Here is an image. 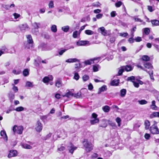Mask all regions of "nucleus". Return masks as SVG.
<instances>
[{"instance_id": "f257e3e1", "label": "nucleus", "mask_w": 159, "mask_h": 159, "mask_svg": "<svg viewBox=\"0 0 159 159\" xmlns=\"http://www.w3.org/2000/svg\"><path fill=\"white\" fill-rule=\"evenodd\" d=\"M83 144L85 148V150L87 152H90L93 149V145L91 143L85 139L83 142Z\"/></svg>"}, {"instance_id": "f03ea898", "label": "nucleus", "mask_w": 159, "mask_h": 159, "mask_svg": "<svg viewBox=\"0 0 159 159\" xmlns=\"http://www.w3.org/2000/svg\"><path fill=\"white\" fill-rule=\"evenodd\" d=\"M150 130L151 133L154 134H159V130L157 125V122L154 121V124L150 127Z\"/></svg>"}, {"instance_id": "7ed1b4c3", "label": "nucleus", "mask_w": 159, "mask_h": 159, "mask_svg": "<svg viewBox=\"0 0 159 159\" xmlns=\"http://www.w3.org/2000/svg\"><path fill=\"white\" fill-rule=\"evenodd\" d=\"M23 130V127L22 126H17L16 125H15L13 128V131L15 134L17 133L18 134H21Z\"/></svg>"}, {"instance_id": "20e7f679", "label": "nucleus", "mask_w": 159, "mask_h": 159, "mask_svg": "<svg viewBox=\"0 0 159 159\" xmlns=\"http://www.w3.org/2000/svg\"><path fill=\"white\" fill-rule=\"evenodd\" d=\"M98 115L95 113H93L92 115V118L90 120L91 124L93 125L99 122V120L97 118Z\"/></svg>"}, {"instance_id": "39448f33", "label": "nucleus", "mask_w": 159, "mask_h": 159, "mask_svg": "<svg viewBox=\"0 0 159 159\" xmlns=\"http://www.w3.org/2000/svg\"><path fill=\"white\" fill-rule=\"evenodd\" d=\"M43 129V125L41 123L38 121L35 125V129L36 131L39 132H40Z\"/></svg>"}, {"instance_id": "423d86ee", "label": "nucleus", "mask_w": 159, "mask_h": 159, "mask_svg": "<svg viewBox=\"0 0 159 159\" xmlns=\"http://www.w3.org/2000/svg\"><path fill=\"white\" fill-rule=\"evenodd\" d=\"M18 154L17 151L16 150H11L9 151V153L8 155V157L10 158L12 157L17 156Z\"/></svg>"}, {"instance_id": "0eeeda50", "label": "nucleus", "mask_w": 159, "mask_h": 159, "mask_svg": "<svg viewBox=\"0 0 159 159\" xmlns=\"http://www.w3.org/2000/svg\"><path fill=\"white\" fill-rule=\"evenodd\" d=\"M68 149L70 153L72 154L74 151L77 148V147L75 146L71 143H70L68 146Z\"/></svg>"}, {"instance_id": "6e6552de", "label": "nucleus", "mask_w": 159, "mask_h": 159, "mask_svg": "<svg viewBox=\"0 0 159 159\" xmlns=\"http://www.w3.org/2000/svg\"><path fill=\"white\" fill-rule=\"evenodd\" d=\"M100 58V57L95 58L93 59H91L89 60L85 61L84 63L86 65H90L94 63V61L95 60H97Z\"/></svg>"}, {"instance_id": "1a4fd4ad", "label": "nucleus", "mask_w": 159, "mask_h": 159, "mask_svg": "<svg viewBox=\"0 0 159 159\" xmlns=\"http://www.w3.org/2000/svg\"><path fill=\"white\" fill-rule=\"evenodd\" d=\"M98 31L100 30L101 34L104 36H107L108 35L107 33V31L106 30L104 27H102L99 28L98 29Z\"/></svg>"}, {"instance_id": "9d476101", "label": "nucleus", "mask_w": 159, "mask_h": 159, "mask_svg": "<svg viewBox=\"0 0 159 159\" xmlns=\"http://www.w3.org/2000/svg\"><path fill=\"white\" fill-rule=\"evenodd\" d=\"M89 43V42L88 41H80L76 43V45L78 46H84Z\"/></svg>"}, {"instance_id": "9b49d317", "label": "nucleus", "mask_w": 159, "mask_h": 159, "mask_svg": "<svg viewBox=\"0 0 159 159\" xmlns=\"http://www.w3.org/2000/svg\"><path fill=\"white\" fill-rule=\"evenodd\" d=\"M79 61V60L76 58H69L66 61V62L69 63L75 62Z\"/></svg>"}, {"instance_id": "f8f14e48", "label": "nucleus", "mask_w": 159, "mask_h": 159, "mask_svg": "<svg viewBox=\"0 0 159 159\" xmlns=\"http://www.w3.org/2000/svg\"><path fill=\"white\" fill-rule=\"evenodd\" d=\"M27 38V42L28 43L27 45H29L30 44H31V47L32 46V43H33V39H32L31 36L30 35H28L26 36Z\"/></svg>"}, {"instance_id": "ddd939ff", "label": "nucleus", "mask_w": 159, "mask_h": 159, "mask_svg": "<svg viewBox=\"0 0 159 159\" xmlns=\"http://www.w3.org/2000/svg\"><path fill=\"white\" fill-rule=\"evenodd\" d=\"M156 102L155 101L153 100L152 101V104L151 105V108L155 110H158V108L157 106L155 104Z\"/></svg>"}, {"instance_id": "4468645a", "label": "nucleus", "mask_w": 159, "mask_h": 159, "mask_svg": "<svg viewBox=\"0 0 159 159\" xmlns=\"http://www.w3.org/2000/svg\"><path fill=\"white\" fill-rule=\"evenodd\" d=\"M20 28L22 31H24L28 29V26L26 24H22L20 26Z\"/></svg>"}, {"instance_id": "2eb2a0df", "label": "nucleus", "mask_w": 159, "mask_h": 159, "mask_svg": "<svg viewBox=\"0 0 159 159\" xmlns=\"http://www.w3.org/2000/svg\"><path fill=\"white\" fill-rule=\"evenodd\" d=\"M119 82V79L117 80H114L111 81V86H117L118 85Z\"/></svg>"}, {"instance_id": "dca6fc26", "label": "nucleus", "mask_w": 159, "mask_h": 159, "mask_svg": "<svg viewBox=\"0 0 159 159\" xmlns=\"http://www.w3.org/2000/svg\"><path fill=\"white\" fill-rule=\"evenodd\" d=\"M150 117L151 118L156 117H159V112H153L150 115Z\"/></svg>"}, {"instance_id": "f3484780", "label": "nucleus", "mask_w": 159, "mask_h": 159, "mask_svg": "<svg viewBox=\"0 0 159 159\" xmlns=\"http://www.w3.org/2000/svg\"><path fill=\"white\" fill-rule=\"evenodd\" d=\"M21 146L23 148L26 149H31L32 148V147L30 145L25 143H22Z\"/></svg>"}, {"instance_id": "a211bd4d", "label": "nucleus", "mask_w": 159, "mask_h": 159, "mask_svg": "<svg viewBox=\"0 0 159 159\" xmlns=\"http://www.w3.org/2000/svg\"><path fill=\"white\" fill-rule=\"evenodd\" d=\"M151 23L153 26H159V20H154L151 21Z\"/></svg>"}, {"instance_id": "6ab92c4d", "label": "nucleus", "mask_w": 159, "mask_h": 159, "mask_svg": "<svg viewBox=\"0 0 159 159\" xmlns=\"http://www.w3.org/2000/svg\"><path fill=\"white\" fill-rule=\"evenodd\" d=\"M123 69H124L125 70L127 71H129L132 70L133 68L130 65H126V66H123Z\"/></svg>"}, {"instance_id": "aec40b11", "label": "nucleus", "mask_w": 159, "mask_h": 159, "mask_svg": "<svg viewBox=\"0 0 159 159\" xmlns=\"http://www.w3.org/2000/svg\"><path fill=\"white\" fill-rule=\"evenodd\" d=\"M107 89V87L106 85L102 86L101 88L99 89L98 94H99L101 92H103L106 90Z\"/></svg>"}, {"instance_id": "412c9836", "label": "nucleus", "mask_w": 159, "mask_h": 159, "mask_svg": "<svg viewBox=\"0 0 159 159\" xmlns=\"http://www.w3.org/2000/svg\"><path fill=\"white\" fill-rule=\"evenodd\" d=\"M0 135L3 137V138L6 141H7V137L5 131L4 130L1 131L0 133Z\"/></svg>"}, {"instance_id": "4be33fe9", "label": "nucleus", "mask_w": 159, "mask_h": 159, "mask_svg": "<svg viewBox=\"0 0 159 159\" xmlns=\"http://www.w3.org/2000/svg\"><path fill=\"white\" fill-rule=\"evenodd\" d=\"M55 85L56 87L58 88L61 87L62 85L61 80L59 79L57 80L56 81Z\"/></svg>"}, {"instance_id": "5701e85b", "label": "nucleus", "mask_w": 159, "mask_h": 159, "mask_svg": "<svg viewBox=\"0 0 159 159\" xmlns=\"http://www.w3.org/2000/svg\"><path fill=\"white\" fill-rule=\"evenodd\" d=\"M103 111L105 112H108L110 110V107L108 106H105L102 107Z\"/></svg>"}, {"instance_id": "b1692460", "label": "nucleus", "mask_w": 159, "mask_h": 159, "mask_svg": "<svg viewBox=\"0 0 159 159\" xmlns=\"http://www.w3.org/2000/svg\"><path fill=\"white\" fill-rule=\"evenodd\" d=\"M74 94L70 91H69L65 95H62V96L63 97H66L67 98H69L70 96H73Z\"/></svg>"}, {"instance_id": "393cba45", "label": "nucleus", "mask_w": 159, "mask_h": 159, "mask_svg": "<svg viewBox=\"0 0 159 159\" xmlns=\"http://www.w3.org/2000/svg\"><path fill=\"white\" fill-rule=\"evenodd\" d=\"M34 86L33 82H31L29 81H27L26 82L25 85V87H33Z\"/></svg>"}, {"instance_id": "a878e982", "label": "nucleus", "mask_w": 159, "mask_h": 159, "mask_svg": "<svg viewBox=\"0 0 159 159\" xmlns=\"http://www.w3.org/2000/svg\"><path fill=\"white\" fill-rule=\"evenodd\" d=\"M144 124L145 129H148L150 125L149 121L148 120H146Z\"/></svg>"}, {"instance_id": "bb28decb", "label": "nucleus", "mask_w": 159, "mask_h": 159, "mask_svg": "<svg viewBox=\"0 0 159 159\" xmlns=\"http://www.w3.org/2000/svg\"><path fill=\"white\" fill-rule=\"evenodd\" d=\"M25 109L23 107L20 106L16 108L15 110L16 111L20 112L24 111Z\"/></svg>"}, {"instance_id": "cd10ccee", "label": "nucleus", "mask_w": 159, "mask_h": 159, "mask_svg": "<svg viewBox=\"0 0 159 159\" xmlns=\"http://www.w3.org/2000/svg\"><path fill=\"white\" fill-rule=\"evenodd\" d=\"M40 25V24L39 23L35 22L34 23V27L35 28V31L37 33L38 32V28H39Z\"/></svg>"}, {"instance_id": "c85d7f7f", "label": "nucleus", "mask_w": 159, "mask_h": 159, "mask_svg": "<svg viewBox=\"0 0 159 159\" xmlns=\"http://www.w3.org/2000/svg\"><path fill=\"white\" fill-rule=\"evenodd\" d=\"M50 80V78L48 76L45 77L43 80V81L44 83L48 84Z\"/></svg>"}, {"instance_id": "c756f323", "label": "nucleus", "mask_w": 159, "mask_h": 159, "mask_svg": "<svg viewBox=\"0 0 159 159\" xmlns=\"http://www.w3.org/2000/svg\"><path fill=\"white\" fill-rule=\"evenodd\" d=\"M51 31L54 33H56L57 31V26L55 25H52L51 27Z\"/></svg>"}, {"instance_id": "7c9ffc66", "label": "nucleus", "mask_w": 159, "mask_h": 159, "mask_svg": "<svg viewBox=\"0 0 159 159\" xmlns=\"http://www.w3.org/2000/svg\"><path fill=\"white\" fill-rule=\"evenodd\" d=\"M144 66L145 67L148 69H150L152 68V66L151 64L148 62H146L144 63Z\"/></svg>"}, {"instance_id": "2f4dec72", "label": "nucleus", "mask_w": 159, "mask_h": 159, "mask_svg": "<svg viewBox=\"0 0 159 159\" xmlns=\"http://www.w3.org/2000/svg\"><path fill=\"white\" fill-rule=\"evenodd\" d=\"M126 90L125 89H123L120 90V96L121 97H124L126 93Z\"/></svg>"}, {"instance_id": "473e14b6", "label": "nucleus", "mask_w": 159, "mask_h": 159, "mask_svg": "<svg viewBox=\"0 0 159 159\" xmlns=\"http://www.w3.org/2000/svg\"><path fill=\"white\" fill-rule=\"evenodd\" d=\"M69 29V27L68 25H66L62 27L61 28V29L64 32H67Z\"/></svg>"}, {"instance_id": "72a5a7b5", "label": "nucleus", "mask_w": 159, "mask_h": 159, "mask_svg": "<svg viewBox=\"0 0 159 159\" xmlns=\"http://www.w3.org/2000/svg\"><path fill=\"white\" fill-rule=\"evenodd\" d=\"M143 60L145 61H148L149 60L150 57L147 55H144L142 57Z\"/></svg>"}, {"instance_id": "f704fd0d", "label": "nucleus", "mask_w": 159, "mask_h": 159, "mask_svg": "<svg viewBox=\"0 0 159 159\" xmlns=\"http://www.w3.org/2000/svg\"><path fill=\"white\" fill-rule=\"evenodd\" d=\"M85 33L87 35H91L94 34V32L90 30H86L85 31Z\"/></svg>"}, {"instance_id": "c9c22d12", "label": "nucleus", "mask_w": 159, "mask_h": 159, "mask_svg": "<svg viewBox=\"0 0 159 159\" xmlns=\"http://www.w3.org/2000/svg\"><path fill=\"white\" fill-rule=\"evenodd\" d=\"M135 77L134 76H132L128 77L127 78V80L128 81H130L133 83L134 81Z\"/></svg>"}, {"instance_id": "e433bc0d", "label": "nucleus", "mask_w": 159, "mask_h": 159, "mask_svg": "<svg viewBox=\"0 0 159 159\" xmlns=\"http://www.w3.org/2000/svg\"><path fill=\"white\" fill-rule=\"evenodd\" d=\"M65 149V147L61 145L58 146L57 150L61 152L64 150Z\"/></svg>"}, {"instance_id": "4c0bfd02", "label": "nucleus", "mask_w": 159, "mask_h": 159, "mask_svg": "<svg viewBox=\"0 0 159 159\" xmlns=\"http://www.w3.org/2000/svg\"><path fill=\"white\" fill-rule=\"evenodd\" d=\"M48 7L50 8H52L54 7L53 1L52 0L50 1L48 4Z\"/></svg>"}, {"instance_id": "58836bf2", "label": "nucleus", "mask_w": 159, "mask_h": 159, "mask_svg": "<svg viewBox=\"0 0 159 159\" xmlns=\"http://www.w3.org/2000/svg\"><path fill=\"white\" fill-rule=\"evenodd\" d=\"M116 122L118 123V126L120 127L121 125V120L120 118L117 117L116 119Z\"/></svg>"}, {"instance_id": "ea45409f", "label": "nucleus", "mask_w": 159, "mask_h": 159, "mask_svg": "<svg viewBox=\"0 0 159 159\" xmlns=\"http://www.w3.org/2000/svg\"><path fill=\"white\" fill-rule=\"evenodd\" d=\"M139 103L141 105L145 104L147 103V102L144 100H142L138 101Z\"/></svg>"}, {"instance_id": "a19ab883", "label": "nucleus", "mask_w": 159, "mask_h": 159, "mask_svg": "<svg viewBox=\"0 0 159 159\" xmlns=\"http://www.w3.org/2000/svg\"><path fill=\"white\" fill-rule=\"evenodd\" d=\"M82 79L84 81H86L89 79V77L88 75H85L83 76Z\"/></svg>"}, {"instance_id": "79ce46f5", "label": "nucleus", "mask_w": 159, "mask_h": 159, "mask_svg": "<svg viewBox=\"0 0 159 159\" xmlns=\"http://www.w3.org/2000/svg\"><path fill=\"white\" fill-rule=\"evenodd\" d=\"M9 97L10 100L12 101L15 98V94L14 93H11L9 94Z\"/></svg>"}, {"instance_id": "37998d69", "label": "nucleus", "mask_w": 159, "mask_h": 159, "mask_svg": "<svg viewBox=\"0 0 159 159\" xmlns=\"http://www.w3.org/2000/svg\"><path fill=\"white\" fill-rule=\"evenodd\" d=\"M80 78V76L78 73L75 72L74 73V78L76 80H78Z\"/></svg>"}, {"instance_id": "c03bdc74", "label": "nucleus", "mask_w": 159, "mask_h": 159, "mask_svg": "<svg viewBox=\"0 0 159 159\" xmlns=\"http://www.w3.org/2000/svg\"><path fill=\"white\" fill-rule=\"evenodd\" d=\"M133 19H134L135 21H138L140 22H143V20H141L139 18H138L137 16H134L133 17Z\"/></svg>"}, {"instance_id": "a18cd8bd", "label": "nucleus", "mask_w": 159, "mask_h": 159, "mask_svg": "<svg viewBox=\"0 0 159 159\" xmlns=\"http://www.w3.org/2000/svg\"><path fill=\"white\" fill-rule=\"evenodd\" d=\"M2 7L4 8L6 10H8L10 8L9 5H6L5 4H2Z\"/></svg>"}, {"instance_id": "49530a36", "label": "nucleus", "mask_w": 159, "mask_h": 159, "mask_svg": "<svg viewBox=\"0 0 159 159\" xmlns=\"http://www.w3.org/2000/svg\"><path fill=\"white\" fill-rule=\"evenodd\" d=\"M150 31V30L148 28H146L144 29V32L147 35L149 34Z\"/></svg>"}, {"instance_id": "de8ad7c7", "label": "nucleus", "mask_w": 159, "mask_h": 159, "mask_svg": "<svg viewBox=\"0 0 159 159\" xmlns=\"http://www.w3.org/2000/svg\"><path fill=\"white\" fill-rule=\"evenodd\" d=\"M124 70H124V69H123V66H122L120 68V69L118 71V75H122V73Z\"/></svg>"}, {"instance_id": "09e8293b", "label": "nucleus", "mask_w": 159, "mask_h": 159, "mask_svg": "<svg viewBox=\"0 0 159 159\" xmlns=\"http://www.w3.org/2000/svg\"><path fill=\"white\" fill-rule=\"evenodd\" d=\"M29 71L27 69H25L23 71V74L24 76H26L29 75Z\"/></svg>"}, {"instance_id": "8fccbe9b", "label": "nucleus", "mask_w": 159, "mask_h": 159, "mask_svg": "<svg viewBox=\"0 0 159 159\" xmlns=\"http://www.w3.org/2000/svg\"><path fill=\"white\" fill-rule=\"evenodd\" d=\"M102 122L103 123V124L100 125V126L102 127H106L107 126V125L106 123V121L105 120H102Z\"/></svg>"}, {"instance_id": "3c124183", "label": "nucleus", "mask_w": 159, "mask_h": 159, "mask_svg": "<svg viewBox=\"0 0 159 159\" xmlns=\"http://www.w3.org/2000/svg\"><path fill=\"white\" fill-rule=\"evenodd\" d=\"M122 4L121 2L119 1L115 3V6L117 7H119L122 5Z\"/></svg>"}, {"instance_id": "603ef678", "label": "nucleus", "mask_w": 159, "mask_h": 159, "mask_svg": "<svg viewBox=\"0 0 159 159\" xmlns=\"http://www.w3.org/2000/svg\"><path fill=\"white\" fill-rule=\"evenodd\" d=\"M99 66V65H97V66H93V69L94 71L96 72L98 71V67Z\"/></svg>"}, {"instance_id": "864d4df0", "label": "nucleus", "mask_w": 159, "mask_h": 159, "mask_svg": "<svg viewBox=\"0 0 159 159\" xmlns=\"http://www.w3.org/2000/svg\"><path fill=\"white\" fill-rule=\"evenodd\" d=\"M144 137L146 139L148 140L150 138V135L149 134L146 133L145 134Z\"/></svg>"}, {"instance_id": "5fc2aeb1", "label": "nucleus", "mask_w": 159, "mask_h": 159, "mask_svg": "<svg viewBox=\"0 0 159 159\" xmlns=\"http://www.w3.org/2000/svg\"><path fill=\"white\" fill-rule=\"evenodd\" d=\"M13 15L14 16L15 19H17L20 16V15L19 14H18L16 13H14L13 14Z\"/></svg>"}, {"instance_id": "6e6d98bb", "label": "nucleus", "mask_w": 159, "mask_h": 159, "mask_svg": "<svg viewBox=\"0 0 159 159\" xmlns=\"http://www.w3.org/2000/svg\"><path fill=\"white\" fill-rule=\"evenodd\" d=\"M12 85L13 86V87L12 88V89L16 93L18 91V88L15 86L14 85V84H12Z\"/></svg>"}, {"instance_id": "4d7b16f0", "label": "nucleus", "mask_w": 159, "mask_h": 159, "mask_svg": "<svg viewBox=\"0 0 159 159\" xmlns=\"http://www.w3.org/2000/svg\"><path fill=\"white\" fill-rule=\"evenodd\" d=\"M78 31H77L74 32L73 34V36L74 38H76L78 35Z\"/></svg>"}, {"instance_id": "13d9d810", "label": "nucleus", "mask_w": 159, "mask_h": 159, "mask_svg": "<svg viewBox=\"0 0 159 159\" xmlns=\"http://www.w3.org/2000/svg\"><path fill=\"white\" fill-rule=\"evenodd\" d=\"M108 123L109 125L112 126H115L116 125V124L115 123L113 122L110 120H108Z\"/></svg>"}, {"instance_id": "bf43d9fd", "label": "nucleus", "mask_w": 159, "mask_h": 159, "mask_svg": "<svg viewBox=\"0 0 159 159\" xmlns=\"http://www.w3.org/2000/svg\"><path fill=\"white\" fill-rule=\"evenodd\" d=\"M116 15V14L115 11H112L111 13V17H114Z\"/></svg>"}, {"instance_id": "052dcab7", "label": "nucleus", "mask_w": 159, "mask_h": 159, "mask_svg": "<svg viewBox=\"0 0 159 159\" xmlns=\"http://www.w3.org/2000/svg\"><path fill=\"white\" fill-rule=\"evenodd\" d=\"M45 11V8H42L39 9V12L40 13H43Z\"/></svg>"}, {"instance_id": "680f3d73", "label": "nucleus", "mask_w": 159, "mask_h": 159, "mask_svg": "<svg viewBox=\"0 0 159 159\" xmlns=\"http://www.w3.org/2000/svg\"><path fill=\"white\" fill-rule=\"evenodd\" d=\"M133 84L135 87L136 88H138L139 86V84L138 82L136 81H134L133 83Z\"/></svg>"}, {"instance_id": "e2e57ef3", "label": "nucleus", "mask_w": 159, "mask_h": 159, "mask_svg": "<svg viewBox=\"0 0 159 159\" xmlns=\"http://www.w3.org/2000/svg\"><path fill=\"white\" fill-rule=\"evenodd\" d=\"M120 36L125 37L128 35V34L127 33H120Z\"/></svg>"}, {"instance_id": "0e129e2a", "label": "nucleus", "mask_w": 159, "mask_h": 159, "mask_svg": "<svg viewBox=\"0 0 159 159\" xmlns=\"http://www.w3.org/2000/svg\"><path fill=\"white\" fill-rule=\"evenodd\" d=\"M88 89L89 90H92L93 89V86L91 83H90L88 86Z\"/></svg>"}, {"instance_id": "69168bd1", "label": "nucleus", "mask_w": 159, "mask_h": 159, "mask_svg": "<svg viewBox=\"0 0 159 159\" xmlns=\"http://www.w3.org/2000/svg\"><path fill=\"white\" fill-rule=\"evenodd\" d=\"M66 51V49H63L61 50L59 52V54L60 55H62Z\"/></svg>"}, {"instance_id": "338daca9", "label": "nucleus", "mask_w": 159, "mask_h": 159, "mask_svg": "<svg viewBox=\"0 0 159 159\" xmlns=\"http://www.w3.org/2000/svg\"><path fill=\"white\" fill-rule=\"evenodd\" d=\"M135 40L137 42H139L142 40V39L141 37H138L135 38Z\"/></svg>"}, {"instance_id": "774afa93", "label": "nucleus", "mask_w": 159, "mask_h": 159, "mask_svg": "<svg viewBox=\"0 0 159 159\" xmlns=\"http://www.w3.org/2000/svg\"><path fill=\"white\" fill-rule=\"evenodd\" d=\"M102 16V14H98L96 16V17L98 19L101 18Z\"/></svg>"}]
</instances>
